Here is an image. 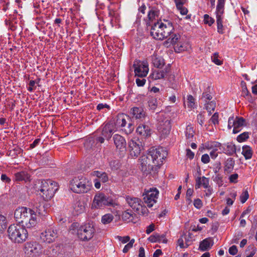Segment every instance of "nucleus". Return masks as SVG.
<instances>
[{
  "label": "nucleus",
  "mask_w": 257,
  "mask_h": 257,
  "mask_svg": "<svg viewBox=\"0 0 257 257\" xmlns=\"http://www.w3.org/2000/svg\"><path fill=\"white\" fill-rule=\"evenodd\" d=\"M14 217L24 228L35 227L38 222L36 212L25 207L17 208L15 211Z\"/></svg>",
  "instance_id": "nucleus-1"
},
{
  "label": "nucleus",
  "mask_w": 257,
  "mask_h": 257,
  "mask_svg": "<svg viewBox=\"0 0 257 257\" xmlns=\"http://www.w3.org/2000/svg\"><path fill=\"white\" fill-rule=\"evenodd\" d=\"M72 233H76L78 237L82 241H88L94 236L95 229L92 223H88L82 225L77 222L71 224L69 228Z\"/></svg>",
  "instance_id": "nucleus-2"
},
{
  "label": "nucleus",
  "mask_w": 257,
  "mask_h": 257,
  "mask_svg": "<svg viewBox=\"0 0 257 257\" xmlns=\"http://www.w3.org/2000/svg\"><path fill=\"white\" fill-rule=\"evenodd\" d=\"M91 182L83 175L74 177L70 181V189L76 193H86L91 188Z\"/></svg>",
  "instance_id": "nucleus-3"
},
{
  "label": "nucleus",
  "mask_w": 257,
  "mask_h": 257,
  "mask_svg": "<svg viewBox=\"0 0 257 257\" xmlns=\"http://www.w3.org/2000/svg\"><path fill=\"white\" fill-rule=\"evenodd\" d=\"M8 234L13 242L18 243L24 242L28 236L27 229L19 224L11 225L8 229Z\"/></svg>",
  "instance_id": "nucleus-4"
},
{
  "label": "nucleus",
  "mask_w": 257,
  "mask_h": 257,
  "mask_svg": "<svg viewBox=\"0 0 257 257\" xmlns=\"http://www.w3.org/2000/svg\"><path fill=\"white\" fill-rule=\"evenodd\" d=\"M39 184L38 189L45 200H50L58 188L57 183L50 179L41 180Z\"/></svg>",
  "instance_id": "nucleus-5"
},
{
  "label": "nucleus",
  "mask_w": 257,
  "mask_h": 257,
  "mask_svg": "<svg viewBox=\"0 0 257 257\" xmlns=\"http://www.w3.org/2000/svg\"><path fill=\"white\" fill-rule=\"evenodd\" d=\"M117 204L109 197L101 192H97L94 196L91 208L92 209H101L106 206H115Z\"/></svg>",
  "instance_id": "nucleus-6"
},
{
  "label": "nucleus",
  "mask_w": 257,
  "mask_h": 257,
  "mask_svg": "<svg viewBox=\"0 0 257 257\" xmlns=\"http://www.w3.org/2000/svg\"><path fill=\"white\" fill-rule=\"evenodd\" d=\"M148 154L151 158L152 164L156 167L161 166L167 156V152L162 148H151L149 149Z\"/></svg>",
  "instance_id": "nucleus-7"
},
{
  "label": "nucleus",
  "mask_w": 257,
  "mask_h": 257,
  "mask_svg": "<svg viewBox=\"0 0 257 257\" xmlns=\"http://www.w3.org/2000/svg\"><path fill=\"white\" fill-rule=\"evenodd\" d=\"M101 137H97L96 141L101 144L103 143L104 139L109 140L112 134L117 131V127L115 123L112 121H109L101 126Z\"/></svg>",
  "instance_id": "nucleus-8"
},
{
  "label": "nucleus",
  "mask_w": 257,
  "mask_h": 257,
  "mask_svg": "<svg viewBox=\"0 0 257 257\" xmlns=\"http://www.w3.org/2000/svg\"><path fill=\"white\" fill-rule=\"evenodd\" d=\"M159 191L156 188L145 189L143 194L145 203L149 208L152 207L157 202Z\"/></svg>",
  "instance_id": "nucleus-9"
},
{
  "label": "nucleus",
  "mask_w": 257,
  "mask_h": 257,
  "mask_svg": "<svg viewBox=\"0 0 257 257\" xmlns=\"http://www.w3.org/2000/svg\"><path fill=\"white\" fill-rule=\"evenodd\" d=\"M133 67L135 76L138 77H146L149 72V65L147 61L136 60L134 62Z\"/></svg>",
  "instance_id": "nucleus-10"
},
{
  "label": "nucleus",
  "mask_w": 257,
  "mask_h": 257,
  "mask_svg": "<svg viewBox=\"0 0 257 257\" xmlns=\"http://www.w3.org/2000/svg\"><path fill=\"white\" fill-rule=\"evenodd\" d=\"M128 150L132 157H137L143 150L142 142L137 138H132L128 143Z\"/></svg>",
  "instance_id": "nucleus-11"
},
{
  "label": "nucleus",
  "mask_w": 257,
  "mask_h": 257,
  "mask_svg": "<svg viewBox=\"0 0 257 257\" xmlns=\"http://www.w3.org/2000/svg\"><path fill=\"white\" fill-rule=\"evenodd\" d=\"M157 128L162 137H165L169 135L171 128V121L169 118L161 116Z\"/></svg>",
  "instance_id": "nucleus-12"
},
{
  "label": "nucleus",
  "mask_w": 257,
  "mask_h": 257,
  "mask_svg": "<svg viewBox=\"0 0 257 257\" xmlns=\"http://www.w3.org/2000/svg\"><path fill=\"white\" fill-rule=\"evenodd\" d=\"M42 251V245L37 242H27L25 245V253L30 256H38Z\"/></svg>",
  "instance_id": "nucleus-13"
},
{
  "label": "nucleus",
  "mask_w": 257,
  "mask_h": 257,
  "mask_svg": "<svg viewBox=\"0 0 257 257\" xmlns=\"http://www.w3.org/2000/svg\"><path fill=\"white\" fill-rule=\"evenodd\" d=\"M205 147L207 149L211 150L210 156L212 159H216L219 153H222V145L221 143L215 142H208L205 144Z\"/></svg>",
  "instance_id": "nucleus-14"
},
{
  "label": "nucleus",
  "mask_w": 257,
  "mask_h": 257,
  "mask_svg": "<svg viewBox=\"0 0 257 257\" xmlns=\"http://www.w3.org/2000/svg\"><path fill=\"white\" fill-rule=\"evenodd\" d=\"M151 35L154 39L157 40H162L166 38L163 33V30L161 26L160 20L155 22L152 26Z\"/></svg>",
  "instance_id": "nucleus-15"
},
{
  "label": "nucleus",
  "mask_w": 257,
  "mask_h": 257,
  "mask_svg": "<svg viewBox=\"0 0 257 257\" xmlns=\"http://www.w3.org/2000/svg\"><path fill=\"white\" fill-rule=\"evenodd\" d=\"M57 230L53 227L47 229L44 232L41 233L40 237L41 240L47 243H51L54 241L57 237Z\"/></svg>",
  "instance_id": "nucleus-16"
},
{
  "label": "nucleus",
  "mask_w": 257,
  "mask_h": 257,
  "mask_svg": "<svg viewBox=\"0 0 257 257\" xmlns=\"http://www.w3.org/2000/svg\"><path fill=\"white\" fill-rule=\"evenodd\" d=\"M141 165V170L143 172H149L153 170L155 166L154 164H152L151 158L149 157V154L147 156L144 155L141 157L140 159Z\"/></svg>",
  "instance_id": "nucleus-17"
},
{
  "label": "nucleus",
  "mask_w": 257,
  "mask_h": 257,
  "mask_svg": "<svg viewBox=\"0 0 257 257\" xmlns=\"http://www.w3.org/2000/svg\"><path fill=\"white\" fill-rule=\"evenodd\" d=\"M114 145L116 149L120 152L126 151V143L125 139L118 134H115L113 137Z\"/></svg>",
  "instance_id": "nucleus-18"
},
{
  "label": "nucleus",
  "mask_w": 257,
  "mask_h": 257,
  "mask_svg": "<svg viewBox=\"0 0 257 257\" xmlns=\"http://www.w3.org/2000/svg\"><path fill=\"white\" fill-rule=\"evenodd\" d=\"M225 0H217V5L215 12L216 23H223Z\"/></svg>",
  "instance_id": "nucleus-19"
},
{
  "label": "nucleus",
  "mask_w": 257,
  "mask_h": 257,
  "mask_svg": "<svg viewBox=\"0 0 257 257\" xmlns=\"http://www.w3.org/2000/svg\"><path fill=\"white\" fill-rule=\"evenodd\" d=\"M126 201L129 206L137 212H139L142 207L143 202L140 199L137 197L127 196Z\"/></svg>",
  "instance_id": "nucleus-20"
},
{
  "label": "nucleus",
  "mask_w": 257,
  "mask_h": 257,
  "mask_svg": "<svg viewBox=\"0 0 257 257\" xmlns=\"http://www.w3.org/2000/svg\"><path fill=\"white\" fill-rule=\"evenodd\" d=\"M161 26L163 30V33L165 35L166 38L171 35L174 30V27L172 23L169 21L164 19L160 20Z\"/></svg>",
  "instance_id": "nucleus-21"
},
{
  "label": "nucleus",
  "mask_w": 257,
  "mask_h": 257,
  "mask_svg": "<svg viewBox=\"0 0 257 257\" xmlns=\"http://www.w3.org/2000/svg\"><path fill=\"white\" fill-rule=\"evenodd\" d=\"M233 117V121L234 122L233 123L234 128L233 129L232 132L233 134H237L239 133L242 127L245 125V120L242 117H235L234 116H232Z\"/></svg>",
  "instance_id": "nucleus-22"
},
{
  "label": "nucleus",
  "mask_w": 257,
  "mask_h": 257,
  "mask_svg": "<svg viewBox=\"0 0 257 257\" xmlns=\"http://www.w3.org/2000/svg\"><path fill=\"white\" fill-rule=\"evenodd\" d=\"M128 121H130L129 116L125 114L121 113L117 115L116 121L114 123L117 127H124L125 126Z\"/></svg>",
  "instance_id": "nucleus-23"
},
{
  "label": "nucleus",
  "mask_w": 257,
  "mask_h": 257,
  "mask_svg": "<svg viewBox=\"0 0 257 257\" xmlns=\"http://www.w3.org/2000/svg\"><path fill=\"white\" fill-rule=\"evenodd\" d=\"M131 111L133 116L136 119L143 120L147 117L146 112L142 107H133Z\"/></svg>",
  "instance_id": "nucleus-24"
},
{
  "label": "nucleus",
  "mask_w": 257,
  "mask_h": 257,
  "mask_svg": "<svg viewBox=\"0 0 257 257\" xmlns=\"http://www.w3.org/2000/svg\"><path fill=\"white\" fill-rule=\"evenodd\" d=\"M222 145V147L221 152L222 153H224L229 156L232 155L235 153L236 147L233 143L229 142Z\"/></svg>",
  "instance_id": "nucleus-25"
},
{
  "label": "nucleus",
  "mask_w": 257,
  "mask_h": 257,
  "mask_svg": "<svg viewBox=\"0 0 257 257\" xmlns=\"http://www.w3.org/2000/svg\"><path fill=\"white\" fill-rule=\"evenodd\" d=\"M137 133L144 137H147L151 135V129L150 127L145 124H140L137 128Z\"/></svg>",
  "instance_id": "nucleus-26"
},
{
  "label": "nucleus",
  "mask_w": 257,
  "mask_h": 257,
  "mask_svg": "<svg viewBox=\"0 0 257 257\" xmlns=\"http://www.w3.org/2000/svg\"><path fill=\"white\" fill-rule=\"evenodd\" d=\"M30 175L26 171L17 172L15 174L14 180L15 181H24L25 182L30 181Z\"/></svg>",
  "instance_id": "nucleus-27"
},
{
  "label": "nucleus",
  "mask_w": 257,
  "mask_h": 257,
  "mask_svg": "<svg viewBox=\"0 0 257 257\" xmlns=\"http://www.w3.org/2000/svg\"><path fill=\"white\" fill-rule=\"evenodd\" d=\"M213 245V241L211 238H207L200 243L199 249L201 251L209 250Z\"/></svg>",
  "instance_id": "nucleus-28"
},
{
  "label": "nucleus",
  "mask_w": 257,
  "mask_h": 257,
  "mask_svg": "<svg viewBox=\"0 0 257 257\" xmlns=\"http://www.w3.org/2000/svg\"><path fill=\"white\" fill-rule=\"evenodd\" d=\"M195 188L198 189L202 185L204 188H208L209 185V179L204 176L202 177H198L196 180Z\"/></svg>",
  "instance_id": "nucleus-29"
},
{
  "label": "nucleus",
  "mask_w": 257,
  "mask_h": 257,
  "mask_svg": "<svg viewBox=\"0 0 257 257\" xmlns=\"http://www.w3.org/2000/svg\"><path fill=\"white\" fill-rule=\"evenodd\" d=\"M170 72V68L166 67L163 70H158L155 71L153 74L155 79H160L164 78L167 76V73Z\"/></svg>",
  "instance_id": "nucleus-30"
},
{
  "label": "nucleus",
  "mask_w": 257,
  "mask_h": 257,
  "mask_svg": "<svg viewBox=\"0 0 257 257\" xmlns=\"http://www.w3.org/2000/svg\"><path fill=\"white\" fill-rule=\"evenodd\" d=\"M136 214L131 210H127L122 213V219L127 222H133Z\"/></svg>",
  "instance_id": "nucleus-31"
},
{
  "label": "nucleus",
  "mask_w": 257,
  "mask_h": 257,
  "mask_svg": "<svg viewBox=\"0 0 257 257\" xmlns=\"http://www.w3.org/2000/svg\"><path fill=\"white\" fill-rule=\"evenodd\" d=\"M241 154L246 160L250 159L252 157L253 151L250 146L247 145L243 146L242 148Z\"/></svg>",
  "instance_id": "nucleus-32"
},
{
  "label": "nucleus",
  "mask_w": 257,
  "mask_h": 257,
  "mask_svg": "<svg viewBox=\"0 0 257 257\" xmlns=\"http://www.w3.org/2000/svg\"><path fill=\"white\" fill-rule=\"evenodd\" d=\"M93 175L97 177V179L100 180L102 183H106L108 180V177L107 174L105 172H102L100 171H94L93 172Z\"/></svg>",
  "instance_id": "nucleus-33"
},
{
  "label": "nucleus",
  "mask_w": 257,
  "mask_h": 257,
  "mask_svg": "<svg viewBox=\"0 0 257 257\" xmlns=\"http://www.w3.org/2000/svg\"><path fill=\"white\" fill-rule=\"evenodd\" d=\"M85 209V204L83 202L77 201L74 205V210L77 214L83 212Z\"/></svg>",
  "instance_id": "nucleus-34"
},
{
  "label": "nucleus",
  "mask_w": 257,
  "mask_h": 257,
  "mask_svg": "<svg viewBox=\"0 0 257 257\" xmlns=\"http://www.w3.org/2000/svg\"><path fill=\"white\" fill-rule=\"evenodd\" d=\"M152 63L154 66L157 68H161L164 65V59L161 57L154 55L152 57Z\"/></svg>",
  "instance_id": "nucleus-35"
},
{
  "label": "nucleus",
  "mask_w": 257,
  "mask_h": 257,
  "mask_svg": "<svg viewBox=\"0 0 257 257\" xmlns=\"http://www.w3.org/2000/svg\"><path fill=\"white\" fill-rule=\"evenodd\" d=\"M170 36V37L168 39V41L174 46L182 40L181 35L179 34H172Z\"/></svg>",
  "instance_id": "nucleus-36"
},
{
  "label": "nucleus",
  "mask_w": 257,
  "mask_h": 257,
  "mask_svg": "<svg viewBox=\"0 0 257 257\" xmlns=\"http://www.w3.org/2000/svg\"><path fill=\"white\" fill-rule=\"evenodd\" d=\"M22 150L18 146H14V148L9 150L8 152V155L13 158L17 157L18 155L22 153Z\"/></svg>",
  "instance_id": "nucleus-37"
},
{
  "label": "nucleus",
  "mask_w": 257,
  "mask_h": 257,
  "mask_svg": "<svg viewBox=\"0 0 257 257\" xmlns=\"http://www.w3.org/2000/svg\"><path fill=\"white\" fill-rule=\"evenodd\" d=\"M148 106L150 109L154 111L158 106L157 98L154 97H149L148 100Z\"/></svg>",
  "instance_id": "nucleus-38"
},
{
  "label": "nucleus",
  "mask_w": 257,
  "mask_h": 257,
  "mask_svg": "<svg viewBox=\"0 0 257 257\" xmlns=\"http://www.w3.org/2000/svg\"><path fill=\"white\" fill-rule=\"evenodd\" d=\"M159 11L154 8L151 9L148 13V18L151 21H153L159 17Z\"/></svg>",
  "instance_id": "nucleus-39"
},
{
  "label": "nucleus",
  "mask_w": 257,
  "mask_h": 257,
  "mask_svg": "<svg viewBox=\"0 0 257 257\" xmlns=\"http://www.w3.org/2000/svg\"><path fill=\"white\" fill-rule=\"evenodd\" d=\"M175 52L179 53L187 49V44L183 41V39L177 45L174 46Z\"/></svg>",
  "instance_id": "nucleus-40"
},
{
  "label": "nucleus",
  "mask_w": 257,
  "mask_h": 257,
  "mask_svg": "<svg viewBox=\"0 0 257 257\" xmlns=\"http://www.w3.org/2000/svg\"><path fill=\"white\" fill-rule=\"evenodd\" d=\"M114 217L111 213H107L101 217V222L103 224L110 223L113 219Z\"/></svg>",
  "instance_id": "nucleus-41"
},
{
  "label": "nucleus",
  "mask_w": 257,
  "mask_h": 257,
  "mask_svg": "<svg viewBox=\"0 0 257 257\" xmlns=\"http://www.w3.org/2000/svg\"><path fill=\"white\" fill-rule=\"evenodd\" d=\"M194 131L193 127L191 125H187L185 131V136L187 139H192L194 137Z\"/></svg>",
  "instance_id": "nucleus-42"
},
{
  "label": "nucleus",
  "mask_w": 257,
  "mask_h": 257,
  "mask_svg": "<svg viewBox=\"0 0 257 257\" xmlns=\"http://www.w3.org/2000/svg\"><path fill=\"white\" fill-rule=\"evenodd\" d=\"M186 103L188 107L191 108H194L196 105L195 99L191 95H187Z\"/></svg>",
  "instance_id": "nucleus-43"
},
{
  "label": "nucleus",
  "mask_w": 257,
  "mask_h": 257,
  "mask_svg": "<svg viewBox=\"0 0 257 257\" xmlns=\"http://www.w3.org/2000/svg\"><path fill=\"white\" fill-rule=\"evenodd\" d=\"M216 107V103L214 101L206 102L205 107L207 110L210 113L211 111L214 110Z\"/></svg>",
  "instance_id": "nucleus-44"
},
{
  "label": "nucleus",
  "mask_w": 257,
  "mask_h": 257,
  "mask_svg": "<svg viewBox=\"0 0 257 257\" xmlns=\"http://www.w3.org/2000/svg\"><path fill=\"white\" fill-rule=\"evenodd\" d=\"M249 135L248 132H244L237 136V141L239 143L243 142L248 139Z\"/></svg>",
  "instance_id": "nucleus-45"
},
{
  "label": "nucleus",
  "mask_w": 257,
  "mask_h": 257,
  "mask_svg": "<svg viewBox=\"0 0 257 257\" xmlns=\"http://www.w3.org/2000/svg\"><path fill=\"white\" fill-rule=\"evenodd\" d=\"M6 217L0 214V234L2 233L3 230L6 228Z\"/></svg>",
  "instance_id": "nucleus-46"
},
{
  "label": "nucleus",
  "mask_w": 257,
  "mask_h": 257,
  "mask_svg": "<svg viewBox=\"0 0 257 257\" xmlns=\"http://www.w3.org/2000/svg\"><path fill=\"white\" fill-rule=\"evenodd\" d=\"M212 61L217 65H221L222 61L219 59V54L218 53H214L211 56Z\"/></svg>",
  "instance_id": "nucleus-47"
},
{
  "label": "nucleus",
  "mask_w": 257,
  "mask_h": 257,
  "mask_svg": "<svg viewBox=\"0 0 257 257\" xmlns=\"http://www.w3.org/2000/svg\"><path fill=\"white\" fill-rule=\"evenodd\" d=\"M256 251V248L253 245H249L247 247V251H249V253L246 256V257H253L255 254Z\"/></svg>",
  "instance_id": "nucleus-48"
},
{
  "label": "nucleus",
  "mask_w": 257,
  "mask_h": 257,
  "mask_svg": "<svg viewBox=\"0 0 257 257\" xmlns=\"http://www.w3.org/2000/svg\"><path fill=\"white\" fill-rule=\"evenodd\" d=\"M204 21L205 24H208L210 26L214 23V20L207 14H205L204 16Z\"/></svg>",
  "instance_id": "nucleus-49"
},
{
  "label": "nucleus",
  "mask_w": 257,
  "mask_h": 257,
  "mask_svg": "<svg viewBox=\"0 0 257 257\" xmlns=\"http://www.w3.org/2000/svg\"><path fill=\"white\" fill-rule=\"evenodd\" d=\"M249 197V194L248 191L245 190L242 192L240 196V200L242 203H244L248 199Z\"/></svg>",
  "instance_id": "nucleus-50"
},
{
  "label": "nucleus",
  "mask_w": 257,
  "mask_h": 257,
  "mask_svg": "<svg viewBox=\"0 0 257 257\" xmlns=\"http://www.w3.org/2000/svg\"><path fill=\"white\" fill-rule=\"evenodd\" d=\"M234 164V161L232 158L228 159L225 163V169H232L233 168Z\"/></svg>",
  "instance_id": "nucleus-51"
},
{
  "label": "nucleus",
  "mask_w": 257,
  "mask_h": 257,
  "mask_svg": "<svg viewBox=\"0 0 257 257\" xmlns=\"http://www.w3.org/2000/svg\"><path fill=\"white\" fill-rule=\"evenodd\" d=\"M36 211L40 215H45L46 213L45 212V209L44 206L42 205L41 204H39V205H37L36 206Z\"/></svg>",
  "instance_id": "nucleus-52"
},
{
  "label": "nucleus",
  "mask_w": 257,
  "mask_h": 257,
  "mask_svg": "<svg viewBox=\"0 0 257 257\" xmlns=\"http://www.w3.org/2000/svg\"><path fill=\"white\" fill-rule=\"evenodd\" d=\"M184 239H185L186 240V236H182L181 237L179 238L178 240V245L181 248L187 247L188 246V244L187 243H186V245L184 244Z\"/></svg>",
  "instance_id": "nucleus-53"
},
{
  "label": "nucleus",
  "mask_w": 257,
  "mask_h": 257,
  "mask_svg": "<svg viewBox=\"0 0 257 257\" xmlns=\"http://www.w3.org/2000/svg\"><path fill=\"white\" fill-rule=\"evenodd\" d=\"M134 130V126L131 122L128 123L126 128H124V131L126 134H130Z\"/></svg>",
  "instance_id": "nucleus-54"
},
{
  "label": "nucleus",
  "mask_w": 257,
  "mask_h": 257,
  "mask_svg": "<svg viewBox=\"0 0 257 257\" xmlns=\"http://www.w3.org/2000/svg\"><path fill=\"white\" fill-rule=\"evenodd\" d=\"M143 78L140 79V78H137L136 79V82L138 86L141 87L143 86L146 83V79L144 78V77H142Z\"/></svg>",
  "instance_id": "nucleus-55"
},
{
  "label": "nucleus",
  "mask_w": 257,
  "mask_h": 257,
  "mask_svg": "<svg viewBox=\"0 0 257 257\" xmlns=\"http://www.w3.org/2000/svg\"><path fill=\"white\" fill-rule=\"evenodd\" d=\"M193 204L197 209H200L203 205L202 201L199 198L194 200Z\"/></svg>",
  "instance_id": "nucleus-56"
},
{
  "label": "nucleus",
  "mask_w": 257,
  "mask_h": 257,
  "mask_svg": "<svg viewBox=\"0 0 257 257\" xmlns=\"http://www.w3.org/2000/svg\"><path fill=\"white\" fill-rule=\"evenodd\" d=\"M210 121L214 124H217L218 123V114L215 112L211 117Z\"/></svg>",
  "instance_id": "nucleus-57"
},
{
  "label": "nucleus",
  "mask_w": 257,
  "mask_h": 257,
  "mask_svg": "<svg viewBox=\"0 0 257 257\" xmlns=\"http://www.w3.org/2000/svg\"><path fill=\"white\" fill-rule=\"evenodd\" d=\"M238 250L236 246L232 245L229 247L228 252L231 255H235L237 253Z\"/></svg>",
  "instance_id": "nucleus-58"
},
{
  "label": "nucleus",
  "mask_w": 257,
  "mask_h": 257,
  "mask_svg": "<svg viewBox=\"0 0 257 257\" xmlns=\"http://www.w3.org/2000/svg\"><path fill=\"white\" fill-rule=\"evenodd\" d=\"M217 32L219 34H222L224 33V27L223 23H217Z\"/></svg>",
  "instance_id": "nucleus-59"
},
{
  "label": "nucleus",
  "mask_w": 257,
  "mask_h": 257,
  "mask_svg": "<svg viewBox=\"0 0 257 257\" xmlns=\"http://www.w3.org/2000/svg\"><path fill=\"white\" fill-rule=\"evenodd\" d=\"M201 161L204 164H207L210 162V157L207 154L203 155L201 157Z\"/></svg>",
  "instance_id": "nucleus-60"
},
{
  "label": "nucleus",
  "mask_w": 257,
  "mask_h": 257,
  "mask_svg": "<svg viewBox=\"0 0 257 257\" xmlns=\"http://www.w3.org/2000/svg\"><path fill=\"white\" fill-rule=\"evenodd\" d=\"M212 97L211 95L209 93H203L202 94V99H204V100L206 102H207L208 101H210L212 99Z\"/></svg>",
  "instance_id": "nucleus-61"
},
{
  "label": "nucleus",
  "mask_w": 257,
  "mask_h": 257,
  "mask_svg": "<svg viewBox=\"0 0 257 257\" xmlns=\"http://www.w3.org/2000/svg\"><path fill=\"white\" fill-rule=\"evenodd\" d=\"M238 174H233L230 176L229 178V180L230 182L231 183H236L237 181V178H238Z\"/></svg>",
  "instance_id": "nucleus-62"
},
{
  "label": "nucleus",
  "mask_w": 257,
  "mask_h": 257,
  "mask_svg": "<svg viewBox=\"0 0 257 257\" xmlns=\"http://www.w3.org/2000/svg\"><path fill=\"white\" fill-rule=\"evenodd\" d=\"M36 82L34 80H31L29 83V86L28 87V90L30 92H32L34 90V87H35Z\"/></svg>",
  "instance_id": "nucleus-63"
},
{
  "label": "nucleus",
  "mask_w": 257,
  "mask_h": 257,
  "mask_svg": "<svg viewBox=\"0 0 257 257\" xmlns=\"http://www.w3.org/2000/svg\"><path fill=\"white\" fill-rule=\"evenodd\" d=\"M186 152L187 158L190 160L193 159L194 157V153L190 149H187Z\"/></svg>",
  "instance_id": "nucleus-64"
}]
</instances>
